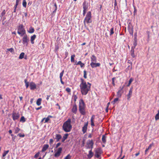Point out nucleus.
<instances>
[{
    "instance_id": "obj_63",
    "label": "nucleus",
    "mask_w": 159,
    "mask_h": 159,
    "mask_svg": "<svg viewBox=\"0 0 159 159\" xmlns=\"http://www.w3.org/2000/svg\"><path fill=\"white\" fill-rule=\"evenodd\" d=\"M56 105L57 106H58V109H60V107L59 105L58 104V103H57V104H56Z\"/></svg>"
},
{
    "instance_id": "obj_50",
    "label": "nucleus",
    "mask_w": 159,
    "mask_h": 159,
    "mask_svg": "<svg viewBox=\"0 0 159 159\" xmlns=\"http://www.w3.org/2000/svg\"><path fill=\"white\" fill-rule=\"evenodd\" d=\"M18 136L20 137H25V135L24 134H22L21 133H19L18 134Z\"/></svg>"
},
{
    "instance_id": "obj_34",
    "label": "nucleus",
    "mask_w": 159,
    "mask_h": 159,
    "mask_svg": "<svg viewBox=\"0 0 159 159\" xmlns=\"http://www.w3.org/2000/svg\"><path fill=\"white\" fill-rule=\"evenodd\" d=\"M9 152V150H8L7 151H4L2 155L3 157H5L6 155Z\"/></svg>"
},
{
    "instance_id": "obj_64",
    "label": "nucleus",
    "mask_w": 159,
    "mask_h": 159,
    "mask_svg": "<svg viewBox=\"0 0 159 159\" xmlns=\"http://www.w3.org/2000/svg\"><path fill=\"white\" fill-rule=\"evenodd\" d=\"M108 107H107L106 109V112H108Z\"/></svg>"
},
{
    "instance_id": "obj_62",
    "label": "nucleus",
    "mask_w": 159,
    "mask_h": 159,
    "mask_svg": "<svg viewBox=\"0 0 159 159\" xmlns=\"http://www.w3.org/2000/svg\"><path fill=\"white\" fill-rule=\"evenodd\" d=\"M139 154H140L139 152H138L135 154V155L136 156H137L139 155Z\"/></svg>"
},
{
    "instance_id": "obj_57",
    "label": "nucleus",
    "mask_w": 159,
    "mask_h": 159,
    "mask_svg": "<svg viewBox=\"0 0 159 159\" xmlns=\"http://www.w3.org/2000/svg\"><path fill=\"white\" fill-rule=\"evenodd\" d=\"M117 101H118V100H114L113 101L111 102V103L114 105Z\"/></svg>"
},
{
    "instance_id": "obj_49",
    "label": "nucleus",
    "mask_w": 159,
    "mask_h": 159,
    "mask_svg": "<svg viewBox=\"0 0 159 159\" xmlns=\"http://www.w3.org/2000/svg\"><path fill=\"white\" fill-rule=\"evenodd\" d=\"M116 78L115 77H114L112 78V84L114 86H115V84L114 83L115 80H116Z\"/></svg>"
},
{
    "instance_id": "obj_35",
    "label": "nucleus",
    "mask_w": 159,
    "mask_h": 159,
    "mask_svg": "<svg viewBox=\"0 0 159 159\" xmlns=\"http://www.w3.org/2000/svg\"><path fill=\"white\" fill-rule=\"evenodd\" d=\"M20 121L22 123L25 122L26 121V119L24 116L21 117Z\"/></svg>"
},
{
    "instance_id": "obj_61",
    "label": "nucleus",
    "mask_w": 159,
    "mask_h": 159,
    "mask_svg": "<svg viewBox=\"0 0 159 159\" xmlns=\"http://www.w3.org/2000/svg\"><path fill=\"white\" fill-rule=\"evenodd\" d=\"M60 81H61V83L62 84H64V83L62 81V78H61V79H60Z\"/></svg>"
},
{
    "instance_id": "obj_8",
    "label": "nucleus",
    "mask_w": 159,
    "mask_h": 159,
    "mask_svg": "<svg viewBox=\"0 0 159 159\" xmlns=\"http://www.w3.org/2000/svg\"><path fill=\"white\" fill-rule=\"evenodd\" d=\"M20 117V114L18 112H13L12 113V118L13 120L15 121L18 120Z\"/></svg>"
},
{
    "instance_id": "obj_36",
    "label": "nucleus",
    "mask_w": 159,
    "mask_h": 159,
    "mask_svg": "<svg viewBox=\"0 0 159 159\" xmlns=\"http://www.w3.org/2000/svg\"><path fill=\"white\" fill-rule=\"evenodd\" d=\"M49 117L52 118V116H49L47 118H45V121L44 122L45 123H47L48 122V120H50Z\"/></svg>"
},
{
    "instance_id": "obj_53",
    "label": "nucleus",
    "mask_w": 159,
    "mask_h": 159,
    "mask_svg": "<svg viewBox=\"0 0 159 159\" xmlns=\"http://www.w3.org/2000/svg\"><path fill=\"white\" fill-rule=\"evenodd\" d=\"M153 145V143L150 144L148 148H147L148 149H149L151 148L152 146Z\"/></svg>"
},
{
    "instance_id": "obj_26",
    "label": "nucleus",
    "mask_w": 159,
    "mask_h": 159,
    "mask_svg": "<svg viewBox=\"0 0 159 159\" xmlns=\"http://www.w3.org/2000/svg\"><path fill=\"white\" fill-rule=\"evenodd\" d=\"M75 65H80V66L81 67H83L84 66V64L83 63H82L81 61H79L77 63H75Z\"/></svg>"
},
{
    "instance_id": "obj_7",
    "label": "nucleus",
    "mask_w": 159,
    "mask_h": 159,
    "mask_svg": "<svg viewBox=\"0 0 159 159\" xmlns=\"http://www.w3.org/2000/svg\"><path fill=\"white\" fill-rule=\"evenodd\" d=\"M30 41L29 38L27 35L24 36L22 38V43L23 44L27 46Z\"/></svg>"
},
{
    "instance_id": "obj_55",
    "label": "nucleus",
    "mask_w": 159,
    "mask_h": 159,
    "mask_svg": "<svg viewBox=\"0 0 159 159\" xmlns=\"http://www.w3.org/2000/svg\"><path fill=\"white\" fill-rule=\"evenodd\" d=\"M87 11V10L83 9V15L84 16H85Z\"/></svg>"
},
{
    "instance_id": "obj_22",
    "label": "nucleus",
    "mask_w": 159,
    "mask_h": 159,
    "mask_svg": "<svg viewBox=\"0 0 159 159\" xmlns=\"http://www.w3.org/2000/svg\"><path fill=\"white\" fill-rule=\"evenodd\" d=\"M68 136V134H65L63 136V138L62 139V142H64L65 140L67 139Z\"/></svg>"
},
{
    "instance_id": "obj_24",
    "label": "nucleus",
    "mask_w": 159,
    "mask_h": 159,
    "mask_svg": "<svg viewBox=\"0 0 159 159\" xmlns=\"http://www.w3.org/2000/svg\"><path fill=\"white\" fill-rule=\"evenodd\" d=\"M91 60L92 62H96L97 61L96 57L94 55H93L91 57Z\"/></svg>"
},
{
    "instance_id": "obj_15",
    "label": "nucleus",
    "mask_w": 159,
    "mask_h": 159,
    "mask_svg": "<svg viewBox=\"0 0 159 159\" xmlns=\"http://www.w3.org/2000/svg\"><path fill=\"white\" fill-rule=\"evenodd\" d=\"M77 106L76 105H74L73 106V107L71 111L73 113L76 114L77 111Z\"/></svg>"
},
{
    "instance_id": "obj_17",
    "label": "nucleus",
    "mask_w": 159,
    "mask_h": 159,
    "mask_svg": "<svg viewBox=\"0 0 159 159\" xmlns=\"http://www.w3.org/2000/svg\"><path fill=\"white\" fill-rule=\"evenodd\" d=\"M49 146L48 144H46L43 145L41 150L42 152H44L46 151L48 148Z\"/></svg>"
},
{
    "instance_id": "obj_43",
    "label": "nucleus",
    "mask_w": 159,
    "mask_h": 159,
    "mask_svg": "<svg viewBox=\"0 0 159 159\" xmlns=\"http://www.w3.org/2000/svg\"><path fill=\"white\" fill-rule=\"evenodd\" d=\"M7 50L11 53H13L14 52V50L13 48H8L7 49Z\"/></svg>"
},
{
    "instance_id": "obj_2",
    "label": "nucleus",
    "mask_w": 159,
    "mask_h": 159,
    "mask_svg": "<svg viewBox=\"0 0 159 159\" xmlns=\"http://www.w3.org/2000/svg\"><path fill=\"white\" fill-rule=\"evenodd\" d=\"M71 120L68 119L66 121L64 122L62 126L63 130L66 132H70L72 128V126L71 124Z\"/></svg>"
},
{
    "instance_id": "obj_54",
    "label": "nucleus",
    "mask_w": 159,
    "mask_h": 159,
    "mask_svg": "<svg viewBox=\"0 0 159 159\" xmlns=\"http://www.w3.org/2000/svg\"><path fill=\"white\" fill-rule=\"evenodd\" d=\"M68 52H65V58H66L67 56H68Z\"/></svg>"
},
{
    "instance_id": "obj_5",
    "label": "nucleus",
    "mask_w": 159,
    "mask_h": 159,
    "mask_svg": "<svg viewBox=\"0 0 159 159\" xmlns=\"http://www.w3.org/2000/svg\"><path fill=\"white\" fill-rule=\"evenodd\" d=\"M95 156L98 158H100L101 155L102 153V150L101 148H98L95 149Z\"/></svg>"
},
{
    "instance_id": "obj_10",
    "label": "nucleus",
    "mask_w": 159,
    "mask_h": 159,
    "mask_svg": "<svg viewBox=\"0 0 159 159\" xmlns=\"http://www.w3.org/2000/svg\"><path fill=\"white\" fill-rule=\"evenodd\" d=\"M30 87L31 90H34L37 88L36 84L34 82H31L30 83Z\"/></svg>"
},
{
    "instance_id": "obj_21",
    "label": "nucleus",
    "mask_w": 159,
    "mask_h": 159,
    "mask_svg": "<svg viewBox=\"0 0 159 159\" xmlns=\"http://www.w3.org/2000/svg\"><path fill=\"white\" fill-rule=\"evenodd\" d=\"M121 89L120 90L118 91V92H117V98H115L114 99H116V100L118 99V98L121 96Z\"/></svg>"
},
{
    "instance_id": "obj_48",
    "label": "nucleus",
    "mask_w": 159,
    "mask_h": 159,
    "mask_svg": "<svg viewBox=\"0 0 159 159\" xmlns=\"http://www.w3.org/2000/svg\"><path fill=\"white\" fill-rule=\"evenodd\" d=\"M130 64H131V66H128L127 69H128V70H131L132 69V63L131 62V63H130Z\"/></svg>"
},
{
    "instance_id": "obj_32",
    "label": "nucleus",
    "mask_w": 159,
    "mask_h": 159,
    "mask_svg": "<svg viewBox=\"0 0 159 159\" xmlns=\"http://www.w3.org/2000/svg\"><path fill=\"white\" fill-rule=\"evenodd\" d=\"M20 130V129L18 127H16L14 129V133L15 134H17L19 132Z\"/></svg>"
},
{
    "instance_id": "obj_12",
    "label": "nucleus",
    "mask_w": 159,
    "mask_h": 159,
    "mask_svg": "<svg viewBox=\"0 0 159 159\" xmlns=\"http://www.w3.org/2000/svg\"><path fill=\"white\" fill-rule=\"evenodd\" d=\"M85 105L83 100H80L79 102V108H85Z\"/></svg>"
},
{
    "instance_id": "obj_13",
    "label": "nucleus",
    "mask_w": 159,
    "mask_h": 159,
    "mask_svg": "<svg viewBox=\"0 0 159 159\" xmlns=\"http://www.w3.org/2000/svg\"><path fill=\"white\" fill-rule=\"evenodd\" d=\"M90 66L92 68L96 67H97L99 66L100 64L99 63H95L94 62H92L90 64Z\"/></svg>"
},
{
    "instance_id": "obj_38",
    "label": "nucleus",
    "mask_w": 159,
    "mask_h": 159,
    "mask_svg": "<svg viewBox=\"0 0 159 159\" xmlns=\"http://www.w3.org/2000/svg\"><path fill=\"white\" fill-rule=\"evenodd\" d=\"M75 56V55H71V62H74L75 61L74 57Z\"/></svg>"
},
{
    "instance_id": "obj_41",
    "label": "nucleus",
    "mask_w": 159,
    "mask_h": 159,
    "mask_svg": "<svg viewBox=\"0 0 159 159\" xmlns=\"http://www.w3.org/2000/svg\"><path fill=\"white\" fill-rule=\"evenodd\" d=\"M71 158V156L70 154H68L64 158V159H70Z\"/></svg>"
},
{
    "instance_id": "obj_37",
    "label": "nucleus",
    "mask_w": 159,
    "mask_h": 159,
    "mask_svg": "<svg viewBox=\"0 0 159 159\" xmlns=\"http://www.w3.org/2000/svg\"><path fill=\"white\" fill-rule=\"evenodd\" d=\"M137 45V41L136 40H135L134 42V43H133V45L132 46L131 48H135V47Z\"/></svg>"
},
{
    "instance_id": "obj_39",
    "label": "nucleus",
    "mask_w": 159,
    "mask_h": 159,
    "mask_svg": "<svg viewBox=\"0 0 159 159\" xmlns=\"http://www.w3.org/2000/svg\"><path fill=\"white\" fill-rule=\"evenodd\" d=\"M26 4H27V3H26V2L25 0H23V3H22L23 6L25 7H26Z\"/></svg>"
},
{
    "instance_id": "obj_45",
    "label": "nucleus",
    "mask_w": 159,
    "mask_h": 159,
    "mask_svg": "<svg viewBox=\"0 0 159 159\" xmlns=\"http://www.w3.org/2000/svg\"><path fill=\"white\" fill-rule=\"evenodd\" d=\"M155 119L156 120H157L159 119V114H157L155 116Z\"/></svg>"
},
{
    "instance_id": "obj_19",
    "label": "nucleus",
    "mask_w": 159,
    "mask_h": 159,
    "mask_svg": "<svg viewBox=\"0 0 159 159\" xmlns=\"http://www.w3.org/2000/svg\"><path fill=\"white\" fill-rule=\"evenodd\" d=\"M132 90L133 88H131L129 92V93L127 95V99H129L130 98L132 95Z\"/></svg>"
},
{
    "instance_id": "obj_60",
    "label": "nucleus",
    "mask_w": 159,
    "mask_h": 159,
    "mask_svg": "<svg viewBox=\"0 0 159 159\" xmlns=\"http://www.w3.org/2000/svg\"><path fill=\"white\" fill-rule=\"evenodd\" d=\"M92 134H90L88 136V137L89 138H91L92 137Z\"/></svg>"
},
{
    "instance_id": "obj_51",
    "label": "nucleus",
    "mask_w": 159,
    "mask_h": 159,
    "mask_svg": "<svg viewBox=\"0 0 159 159\" xmlns=\"http://www.w3.org/2000/svg\"><path fill=\"white\" fill-rule=\"evenodd\" d=\"M53 142V140L52 139H50L49 140V143L50 144H52Z\"/></svg>"
},
{
    "instance_id": "obj_29",
    "label": "nucleus",
    "mask_w": 159,
    "mask_h": 159,
    "mask_svg": "<svg viewBox=\"0 0 159 159\" xmlns=\"http://www.w3.org/2000/svg\"><path fill=\"white\" fill-rule=\"evenodd\" d=\"M24 81L25 84V86L26 88L27 89L28 88L29 86H30V84H29V82L27 81L26 79H25L24 80Z\"/></svg>"
},
{
    "instance_id": "obj_11",
    "label": "nucleus",
    "mask_w": 159,
    "mask_h": 159,
    "mask_svg": "<svg viewBox=\"0 0 159 159\" xmlns=\"http://www.w3.org/2000/svg\"><path fill=\"white\" fill-rule=\"evenodd\" d=\"M62 151V148L61 147L59 148L57 151L54 154V157H59Z\"/></svg>"
},
{
    "instance_id": "obj_42",
    "label": "nucleus",
    "mask_w": 159,
    "mask_h": 159,
    "mask_svg": "<svg viewBox=\"0 0 159 159\" xmlns=\"http://www.w3.org/2000/svg\"><path fill=\"white\" fill-rule=\"evenodd\" d=\"M42 100H37L36 104L38 106H39L41 104Z\"/></svg>"
},
{
    "instance_id": "obj_3",
    "label": "nucleus",
    "mask_w": 159,
    "mask_h": 159,
    "mask_svg": "<svg viewBox=\"0 0 159 159\" xmlns=\"http://www.w3.org/2000/svg\"><path fill=\"white\" fill-rule=\"evenodd\" d=\"M92 16L91 11H88L86 15V17L84 19V26L86 25V23L87 24L92 22Z\"/></svg>"
},
{
    "instance_id": "obj_14",
    "label": "nucleus",
    "mask_w": 159,
    "mask_h": 159,
    "mask_svg": "<svg viewBox=\"0 0 159 159\" xmlns=\"http://www.w3.org/2000/svg\"><path fill=\"white\" fill-rule=\"evenodd\" d=\"M88 3L86 2V0H85L83 4V9L87 10L88 7Z\"/></svg>"
},
{
    "instance_id": "obj_52",
    "label": "nucleus",
    "mask_w": 159,
    "mask_h": 159,
    "mask_svg": "<svg viewBox=\"0 0 159 159\" xmlns=\"http://www.w3.org/2000/svg\"><path fill=\"white\" fill-rule=\"evenodd\" d=\"M66 91L68 92V93H70V88H66Z\"/></svg>"
},
{
    "instance_id": "obj_28",
    "label": "nucleus",
    "mask_w": 159,
    "mask_h": 159,
    "mask_svg": "<svg viewBox=\"0 0 159 159\" xmlns=\"http://www.w3.org/2000/svg\"><path fill=\"white\" fill-rule=\"evenodd\" d=\"M93 152H92V150H91L89 152V153L88 155V157L89 158H91L93 156Z\"/></svg>"
},
{
    "instance_id": "obj_20",
    "label": "nucleus",
    "mask_w": 159,
    "mask_h": 159,
    "mask_svg": "<svg viewBox=\"0 0 159 159\" xmlns=\"http://www.w3.org/2000/svg\"><path fill=\"white\" fill-rule=\"evenodd\" d=\"M79 111L80 113L83 115H85V108H79Z\"/></svg>"
},
{
    "instance_id": "obj_16",
    "label": "nucleus",
    "mask_w": 159,
    "mask_h": 159,
    "mask_svg": "<svg viewBox=\"0 0 159 159\" xmlns=\"http://www.w3.org/2000/svg\"><path fill=\"white\" fill-rule=\"evenodd\" d=\"M95 115H93L91 117V125L92 127L94 126L95 125L94 123V119L95 118Z\"/></svg>"
},
{
    "instance_id": "obj_6",
    "label": "nucleus",
    "mask_w": 159,
    "mask_h": 159,
    "mask_svg": "<svg viewBox=\"0 0 159 159\" xmlns=\"http://www.w3.org/2000/svg\"><path fill=\"white\" fill-rule=\"evenodd\" d=\"M94 143L93 140H89L87 142L85 146L86 148L87 149H91L92 150L93 147Z\"/></svg>"
},
{
    "instance_id": "obj_4",
    "label": "nucleus",
    "mask_w": 159,
    "mask_h": 159,
    "mask_svg": "<svg viewBox=\"0 0 159 159\" xmlns=\"http://www.w3.org/2000/svg\"><path fill=\"white\" fill-rule=\"evenodd\" d=\"M17 33L21 36H23L25 33V31L23 26L21 24L19 25L17 28Z\"/></svg>"
},
{
    "instance_id": "obj_46",
    "label": "nucleus",
    "mask_w": 159,
    "mask_h": 159,
    "mask_svg": "<svg viewBox=\"0 0 159 159\" xmlns=\"http://www.w3.org/2000/svg\"><path fill=\"white\" fill-rule=\"evenodd\" d=\"M40 154V152H38L37 153H36L34 156V157L35 158H37L39 156V155Z\"/></svg>"
},
{
    "instance_id": "obj_23",
    "label": "nucleus",
    "mask_w": 159,
    "mask_h": 159,
    "mask_svg": "<svg viewBox=\"0 0 159 159\" xmlns=\"http://www.w3.org/2000/svg\"><path fill=\"white\" fill-rule=\"evenodd\" d=\"M36 37V35L35 34L33 35L31 37L30 41L31 43L32 44H33L34 43V40L35 39Z\"/></svg>"
},
{
    "instance_id": "obj_33",
    "label": "nucleus",
    "mask_w": 159,
    "mask_h": 159,
    "mask_svg": "<svg viewBox=\"0 0 159 159\" xmlns=\"http://www.w3.org/2000/svg\"><path fill=\"white\" fill-rule=\"evenodd\" d=\"M134 80V79L133 78H131L129 81V83L127 85V87H129L131 83Z\"/></svg>"
},
{
    "instance_id": "obj_30",
    "label": "nucleus",
    "mask_w": 159,
    "mask_h": 159,
    "mask_svg": "<svg viewBox=\"0 0 159 159\" xmlns=\"http://www.w3.org/2000/svg\"><path fill=\"white\" fill-rule=\"evenodd\" d=\"M34 28L31 27L29 29V30L28 31V32L30 33H33L34 32Z\"/></svg>"
},
{
    "instance_id": "obj_47",
    "label": "nucleus",
    "mask_w": 159,
    "mask_h": 159,
    "mask_svg": "<svg viewBox=\"0 0 159 159\" xmlns=\"http://www.w3.org/2000/svg\"><path fill=\"white\" fill-rule=\"evenodd\" d=\"M64 71L63 70L60 73V79H61L62 78V77L63 75V74L64 73Z\"/></svg>"
},
{
    "instance_id": "obj_18",
    "label": "nucleus",
    "mask_w": 159,
    "mask_h": 159,
    "mask_svg": "<svg viewBox=\"0 0 159 159\" xmlns=\"http://www.w3.org/2000/svg\"><path fill=\"white\" fill-rule=\"evenodd\" d=\"M55 138L57 142H58L62 138V136L60 134H56Z\"/></svg>"
},
{
    "instance_id": "obj_27",
    "label": "nucleus",
    "mask_w": 159,
    "mask_h": 159,
    "mask_svg": "<svg viewBox=\"0 0 159 159\" xmlns=\"http://www.w3.org/2000/svg\"><path fill=\"white\" fill-rule=\"evenodd\" d=\"M134 48H131V49L130 51V55L133 57H134L135 56L134 54Z\"/></svg>"
},
{
    "instance_id": "obj_31",
    "label": "nucleus",
    "mask_w": 159,
    "mask_h": 159,
    "mask_svg": "<svg viewBox=\"0 0 159 159\" xmlns=\"http://www.w3.org/2000/svg\"><path fill=\"white\" fill-rule=\"evenodd\" d=\"M25 54L24 52H21L19 57V59H22V58H24V56H25Z\"/></svg>"
},
{
    "instance_id": "obj_56",
    "label": "nucleus",
    "mask_w": 159,
    "mask_h": 159,
    "mask_svg": "<svg viewBox=\"0 0 159 159\" xmlns=\"http://www.w3.org/2000/svg\"><path fill=\"white\" fill-rule=\"evenodd\" d=\"M61 143H58L56 145V148H57L61 145Z\"/></svg>"
},
{
    "instance_id": "obj_1",
    "label": "nucleus",
    "mask_w": 159,
    "mask_h": 159,
    "mask_svg": "<svg viewBox=\"0 0 159 159\" xmlns=\"http://www.w3.org/2000/svg\"><path fill=\"white\" fill-rule=\"evenodd\" d=\"M81 83L80 85L82 93L84 95L86 94L90 90L91 84L89 82L86 83L82 79H81Z\"/></svg>"
},
{
    "instance_id": "obj_25",
    "label": "nucleus",
    "mask_w": 159,
    "mask_h": 159,
    "mask_svg": "<svg viewBox=\"0 0 159 159\" xmlns=\"http://www.w3.org/2000/svg\"><path fill=\"white\" fill-rule=\"evenodd\" d=\"M106 138L107 137L105 135L102 136V142L104 143H105L106 142Z\"/></svg>"
},
{
    "instance_id": "obj_59",
    "label": "nucleus",
    "mask_w": 159,
    "mask_h": 159,
    "mask_svg": "<svg viewBox=\"0 0 159 159\" xmlns=\"http://www.w3.org/2000/svg\"><path fill=\"white\" fill-rule=\"evenodd\" d=\"M42 108V106H40L39 107H37V108H36L35 109H36V110H39V109H41Z\"/></svg>"
},
{
    "instance_id": "obj_40",
    "label": "nucleus",
    "mask_w": 159,
    "mask_h": 159,
    "mask_svg": "<svg viewBox=\"0 0 159 159\" xmlns=\"http://www.w3.org/2000/svg\"><path fill=\"white\" fill-rule=\"evenodd\" d=\"M114 33V28H112L110 30V35H112Z\"/></svg>"
},
{
    "instance_id": "obj_58",
    "label": "nucleus",
    "mask_w": 159,
    "mask_h": 159,
    "mask_svg": "<svg viewBox=\"0 0 159 159\" xmlns=\"http://www.w3.org/2000/svg\"><path fill=\"white\" fill-rule=\"evenodd\" d=\"M54 6H55V10L54 11V12H55L57 10V4H56V3H54Z\"/></svg>"
},
{
    "instance_id": "obj_44",
    "label": "nucleus",
    "mask_w": 159,
    "mask_h": 159,
    "mask_svg": "<svg viewBox=\"0 0 159 159\" xmlns=\"http://www.w3.org/2000/svg\"><path fill=\"white\" fill-rule=\"evenodd\" d=\"M84 77L85 79H86L87 78L86 71L85 70L84 71Z\"/></svg>"
},
{
    "instance_id": "obj_9",
    "label": "nucleus",
    "mask_w": 159,
    "mask_h": 159,
    "mask_svg": "<svg viewBox=\"0 0 159 159\" xmlns=\"http://www.w3.org/2000/svg\"><path fill=\"white\" fill-rule=\"evenodd\" d=\"M88 123V121L85 122L84 126L82 127V131L83 134H85L87 131Z\"/></svg>"
}]
</instances>
